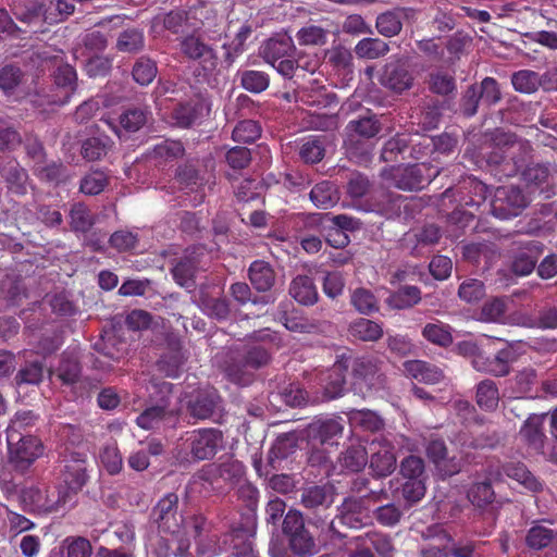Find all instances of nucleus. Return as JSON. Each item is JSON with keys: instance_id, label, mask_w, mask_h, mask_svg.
Masks as SVG:
<instances>
[{"instance_id": "27", "label": "nucleus", "mask_w": 557, "mask_h": 557, "mask_svg": "<svg viewBox=\"0 0 557 557\" xmlns=\"http://www.w3.org/2000/svg\"><path fill=\"white\" fill-rule=\"evenodd\" d=\"M405 16V9H396L380 14L376 17L377 32L385 37L398 35L403 28V18Z\"/></svg>"}, {"instance_id": "5", "label": "nucleus", "mask_w": 557, "mask_h": 557, "mask_svg": "<svg viewBox=\"0 0 557 557\" xmlns=\"http://www.w3.org/2000/svg\"><path fill=\"white\" fill-rule=\"evenodd\" d=\"M440 169L429 163L393 166L382 172L384 180L403 190H418L429 185L437 175Z\"/></svg>"}, {"instance_id": "56", "label": "nucleus", "mask_w": 557, "mask_h": 557, "mask_svg": "<svg viewBox=\"0 0 557 557\" xmlns=\"http://www.w3.org/2000/svg\"><path fill=\"white\" fill-rule=\"evenodd\" d=\"M109 140L102 138H88L82 147V154L88 161H96L107 154Z\"/></svg>"}, {"instance_id": "53", "label": "nucleus", "mask_w": 557, "mask_h": 557, "mask_svg": "<svg viewBox=\"0 0 557 557\" xmlns=\"http://www.w3.org/2000/svg\"><path fill=\"white\" fill-rule=\"evenodd\" d=\"M36 420L37 416L30 410L16 412L7 428V441L11 443V440L18 437L21 429L33 425Z\"/></svg>"}, {"instance_id": "58", "label": "nucleus", "mask_w": 557, "mask_h": 557, "mask_svg": "<svg viewBox=\"0 0 557 557\" xmlns=\"http://www.w3.org/2000/svg\"><path fill=\"white\" fill-rule=\"evenodd\" d=\"M400 474L406 480L424 479V461L421 457L410 455L400 462Z\"/></svg>"}, {"instance_id": "46", "label": "nucleus", "mask_w": 557, "mask_h": 557, "mask_svg": "<svg viewBox=\"0 0 557 557\" xmlns=\"http://www.w3.org/2000/svg\"><path fill=\"white\" fill-rule=\"evenodd\" d=\"M299 157L306 163H317L324 157L322 144L317 138H304L299 143Z\"/></svg>"}, {"instance_id": "3", "label": "nucleus", "mask_w": 557, "mask_h": 557, "mask_svg": "<svg viewBox=\"0 0 557 557\" xmlns=\"http://www.w3.org/2000/svg\"><path fill=\"white\" fill-rule=\"evenodd\" d=\"M370 454V468L377 476L389 475L396 467V457L393 446L386 440H371L369 448L358 445L350 448V473L359 472L368 463V455Z\"/></svg>"}, {"instance_id": "61", "label": "nucleus", "mask_w": 557, "mask_h": 557, "mask_svg": "<svg viewBox=\"0 0 557 557\" xmlns=\"http://www.w3.org/2000/svg\"><path fill=\"white\" fill-rule=\"evenodd\" d=\"M79 372L81 369L77 359L75 357H64L57 369L55 375L63 383L72 384L77 380Z\"/></svg>"}, {"instance_id": "19", "label": "nucleus", "mask_w": 557, "mask_h": 557, "mask_svg": "<svg viewBox=\"0 0 557 557\" xmlns=\"http://www.w3.org/2000/svg\"><path fill=\"white\" fill-rule=\"evenodd\" d=\"M354 546L357 552L351 554L350 557H373L371 547L375 548L379 553L385 554L391 549V544L384 537L367 532L360 535H350V547Z\"/></svg>"}, {"instance_id": "52", "label": "nucleus", "mask_w": 557, "mask_h": 557, "mask_svg": "<svg viewBox=\"0 0 557 557\" xmlns=\"http://www.w3.org/2000/svg\"><path fill=\"white\" fill-rule=\"evenodd\" d=\"M493 253V245L488 243H470L463 246L462 251L463 257L475 264L490 260Z\"/></svg>"}, {"instance_id": "2", "label": "nucleus", "mask_w": 557, "mask_h": 557, "mask_svg": "<svg viewBox=\"0 0 557 557\" xmlns=\"http://www.w3.org/2000/svg\"><path fill=\"white\" fill-rule=\"evenodd\" d=\"M532 145L529 140L517 138L510 133H498L494 146L486 157L490 165L499 168L504 176H515L532 157Z\"/></svg>"}, {"instance_id": "43", "label": "nucleus", "mask_w": 557, "mask_h": 557, "mask_svg": "<svg viewBox=\"0 0 557 557\" xmlns=\"http://www.w3.org/2000/svg\"><path fill=\"white\" fill-rule=\"evenodd\" d=\"M109 183L108 175L102 171H92L86 174L81 181V191L94 196L104 190Z\"/></svg>"}, {"instance_id": "11", "label": "nucleus", "mask_w": 557, "mask_h": 557, "mask_svg": "<svg viewBox=\"0 0 557 557\" xmlns=\"http://www.w3.org/2000/svg\"><path fill=\"white\" fill-rule=\"evenodd\" d=\"M380 82L384 87L399 94L411 88L413 74L408 59L392 57L383 67Z\"/></svg>"}, {"instance_id": "40", "label": "nucleus", "mask_w": 557, "mask_h": 557, "mask_svg": "<svg viewBox=\"0 0 557 557\" xmlns=\"http://www.w3.org/2000/svg\"><path fill=\"white\" fill-rule=\"evenodd\" d=\"M422 557H474L472 543H460L450 549L431 546L422 550Z\"/></svg>"}, {"instance_id": "60", "label": "nucleus", "mask_w": 557, "mask_h": 557, "mask_svg": "<svg viewBox=\"0 0 557 557\" xmlns=\"http://www.w3.org/2000/svg\"><path fill=\"white\" fill-rule=\"evenodd\" d=\"M351 301L360 313L369 314L377 310V301L375 296L368 289H356Z\"/></svg>"}, {"instance_id": "62", "label": "nucleus", "mask_w": 557, "mask_h": 557, "mask_svg": "<svg viewBox=\"0 0 557 557\" xmlns=\"http://www.w3.org/2000/svg\"><path fill=\"white\" fill-rule=\"evenodd\" d=\"M143 45V34L136 29H128L120 35L116 47L120 51L135 52L139 50Z\"/></svg>"}, {"instance_id": "22", "label": "nucleus", "mask_w": 557, "mask_h": 557, "mask_svg": "<svg viewBox=\"0 0 557 557\" xmlns=\"http://www.w3.org/2000/svg\"><path fill=\"white\" fill-rule=\"evenodd\" d=\"M294 49L292 38L282 36L269 39L262 47L261 55L269 64L276 66L277 61L292 57Z\"/></svg>"}, {"instance_id": "10", "label": "nucleus", "mask_w": 557, "mask_h": 557, "mask_svg": "<svg viewBox=\"0 0 557 557\" xmlns=\"http://www.w3.org/2000/svg\"><path fill=\"white\" fill-rule=\"evenodd\" d=\"M9 460L17 470L28 469L44 454L41 441L35 436H23L8 441Z\"/></svg>"}, {"instance_id": "50", "label": "nucleus", "mask_w": 557, "mask_h": 557, "mask_svg": "<svg viewBox=\"0 0 557 557\" xmlns=\"http://www.w3.org/2000/svg\"><path fill=\"white\" fill-rule=\"evenodd\" d=\"M261 135V128L257 122L245 120L239 122L233 129V139L238 143L248 144L258 139Z\"/></svg>"}, {"instance_id": "39", "label": "nucleus", "mask_w": 557, "mask_h": 557, "mask_svg": "<svg viewBox=\"0 0 557 557\" xmlns=\"http://www.w3.org/2000/svg\"><path fill=\"white\" fill-rule=\"evenodd\" d=\"M194 257L185 256L172 269L173 277L183 287H190L196 273L197 264Z\"/></svg>"}, {"instance_id": "17", "label": "nucleus", "mask_w": 557, "mask_h": 557, "mask_svg": "<svg viewBox=\"0 0 557 557\" xmlns=\"http://www.w3.org/2000/svg\"><path fill=\"white\" fill-rule=\"evenodd\" d=\"M426 455L443 478L451 476L461 470L458 459L447 457V448L442 440H432L426 446Z\"/></svg>"}, {"instance_id": "20", "label": "nucleus", "mask_w": 557, "mask_h": 557, "mask_svg": "<svg viewBox=\"0 0 557 557\" xmlns=\"http://www.w3.org/2000/svg\"><path fill=\"white\" fill-rule=\"evenodd\" d=\"M210 112L209 103L203 99L178 106L173 112L175 123L181 127H188L198 120L208 115Z\"/></svg>"}, {"instance_id": "26", "label": "nucleus", "mask_w": 557, "mask_h": 557, "mask_svg": "<svg viewBox=\"0 0 557 557\" xmlns=\"http://www.w3.org/2000/svg\"><path fill=\"white\" fill-rule=\"evenodd\" d=\"M290 296L299 304L309 306L318 300V292L309 276L299 275L295 277L289 287Z\"/></svg>"}, {"instance_id": "29", "label": "nucleus", "mask_w": 557, "mask_h": 557, "mask_svg": "<svg viewBox=\"0 0 557 557\" xmlns=\"http://www.w3.org/2000/svg\"><path fill=\"white\" fill-rule=\"evenodd\" d=\"M453 329L441 321L431 322L424 325L422 330L423 337L437 346L447 347L453 341Z\"/></svg>"}, {"instance_id": "28", "label": "nucleus", "mask_w": 557, "mask_h": 557, "mask_svg": "<svg viewBox=\"0 0 557 557\" xmlns=\"http://www.w3.org/2000/svg\"><path fill=\"white\" fill-rule=\"evenodd\" d=\"M249 280L257 290L265 292L274 283V272L267 262L257 260L249 268Z\"/></svg>"}, {"instance_id": "42", "label": "nucleus", "mask_w": 557, "mask_h": 557, "mask_svg": "<svg viewBox=\"0 0 557 557\" xmlns=\"http://www.w3.org/2000/svg\"><path fill=\"white\" fill-rule=\"evenodd\" d=\"M269 76L264 72L247 70L240 73V84L250 92H262L269 87Z\"/></svg>"}, {"instance_id": "63", "label": "nucleus", "mask_w": 557, "mask_h": 557, "mask_svg": "<svg viewBox=\"0 0 557 557\" xmlns=\"http://www.w3.org/2000/svg\"><path fill=\"white\" fill-rule=\"evenodd\" d=\"M529 327L556 329L557 327V307L545 308L539 312L535 319H530L523 323Z\"/></svg>"}, {"instance_id": "6", "label": "nucleus", "mask_w": 557, "mask_h": 557, "mask_svg": "<svg viewBox=\"0 0 557 557\" xmlns=\"http://www.w3.org/2000/svg\"><path fill=\"white\" fill-rule=\"evenodd\" d=\"M42 8L44 4L38 0H13L12 2L13 14L25 23H32L41 17L49 23H54L74 12V5L65 0L50 1L48 9L44 11Z\"/></svg>"}, {"instance_id": "18", "label": "nucleus", "mask_w": 557, "mask_h": 557, "mask_svg": "<svg viewBox=\"0 0 557 557\" xmlns=\"http://www.w3.org/2000/svg\"><path fill=\"white\" fill-rule=\"evenodd\" d=\"M404 371L408 377L425 384H436L444 379L441 368L418 359L404 362Z\"/></svg>"}, {"instance_id": "48", "label": "nucleus", "mask_w": 557, "mask_h": 557, "mask_svg": "<svg viewBox=\"0 0 557 557\" xmlns=\"http://www.w3.org/2000/svg\"><path fill=\"white\" fill-rule=\"evenodd\" d=\"M327 30L321 26L308 25L300 28L296 35L299 45L321 46L326 42Z\"/></svg>"}, {"instance_id": "25", "label": "nucleus", "mask_w": 557, "mask_h": 557, "mask_svg": "<svg viewBox=\"0 0 557 557\" xmlns=\"http://www.w3.org/2000/svg\"><path fill=\"white\" fill-rule=\"evenodd\" d=\"M545 417L537 414L529 417L520 430L521 437L536 451H541L544 447L543 421Z\"/></svg>"}, {"instance_id": "4", "label": "nucleus", "mask_w": 557, "mask_h": 557, "mask_svg": "<svg viewBox=\"0 0 557 557\" xmlns=\"http://www.w3.org/2000/svg\"><path fill=\"white\" fill-rule=\"evenodd\" d=\"M23 507L35 513L46 515L57 512L73 503L71 492L64 491L63 485L55 487L29 486L22 490L20 495Z\"/></svg>"}, {"instance_id": "24", "label": "nucleus", "mask_w": 557, "mask_h": 557, "mask_svg": "<svg viewBox=\"0 0 557 557\" xmlns=\"http://www.w3.org/2000/svg\"><path fill=\"white\" fill-rule=\"evenodd\" d=\"M383 428V420L374 411L371 410H355L350 409V448L356 447L352 444L355 430L376 432Z\"/></svg>"}, {"instance_id": "35", "label": "nucleus", "mask_w": 557, "mask_h": 557, "mask_svg": "<svg viewBox=\"0 0 557 557\" xmlns=\"http://www.w3.org/2000/svg\"><path fill=\"white\" fill-rule=\"evenodd\" d=\"M334 502L331 488L326 486H312L304 491L301 503L307 508L330 506Z\"/></svg>"}, {"instance_id": "37", "label": "nucleus", "mask_w": 557, "mask_h": 557, "mask_svg": "<svg viewBox=\"0 0 557 557\" xmlns=\"http://www.w3.org/2000/svg\"><path fill=\"white\" fill-rule=\"evenodd\" d=\"M388 51L389 46L380 38H363L355 47L357 55L366 59H377Z\"/></svg>"}, {"instance_id": "47", "label": "nucleus", "mask_w": 557, "mask_h": 557, "mask_svg": "<svg viewBox=\"0 0 557 557\" xmlns=\"http://www.w3.org/2000/svg\"><path fill=\"white\" fill-rule=\"evenodd\" d=\"M554 166L550 163H533L522 169V177L527 183L541 185L547 182Z\"/></svg>"}, {"instance_id": "59", "label": "nucleus", "mask_w": 557, "mask_h": 557, "mask_svg": "<svg viewBox=\"0 0 557 557\" xmlns=\"http://www.w3.org/2000/svg\"><path fill=\"white\" fill-rule=\"evenodd\" d=\"M157 75V65L150 59H140L133 69V77L140 85L150 84Z\"/></svg>"}, {"instance_id": "23", "label": "nucleus", "mask_w": 557, "mask_h": 557, "mask_svg": "<svg viewBox=\"0 0 557 557\" xmlns=\"http://www.w3.org/2000/svg\"><path fill=\"white\" fill-rule=\"evenodd\" d=\"M525 544L531 549H543L548 546L557 547V529L547 527L543 522L532 525L525 536Z\"/></svg>"}, {"instance_id": "54", "label": "nucleus", "mask_w": 557, "mask_h": 557, "mask_svg": "<svg viewBox=\"0 0 557 557\" xmlns=\"http://www.w3.org/2000/svg\"><path fill=\"white\" fill-rule=\"evenodd\" d=\"M153 158L160 161H171L184 154V147L176 140H164L153 147Z\"/></svg>"}, {"instance_id": "21", "label": "nucleus", "mask_w": 557, "mask_h": 557, "mask_svg": "<svg viewBox=\"0 0 557 557\" xmlns=\"http://www.w3.org/2000/svg\"><path fill=\"white\" fill-rule=\"evenodd\" d=\"M347 360L341 358L329 370L324 384V399L330 400L344 395Z\"/></svg>"}, {"instance_id": "51", "label": "nucleus", "mask_w": 557, "mask_h": 557, "mask_svg": "<svg viewBox=\"0 0 557 557\" xmlns=\"http://www.w3.org/2000/svg\"><path fill=\"white\" fill-rule=\"evenodd\" d=\"M425 491L424 479L406 480L401 486V497L408 506H411L424 497Z\"/></svg>"}, {"instance_id": "64", "label": "nucleus", "mask_w": 557, "mask_h": 557, "mask_svg": "<svg viewBox=\"0 0 557 557\" xmlns=\"http://www.w3.org/2000/svg\"><path fill=\"white\" fill-rule=\"evenodd\" d=\"M66 555L67 557H90L92 548L90 542L85 537H67Z\"/></svg>"}, {"instance_id": "36", "label": "nucleus", "mask_w": 557, "mask_h": 557, "mask_svg": "<svg viewBox=\"0 0 557 557\" xmlns=\"http://www.w3.org/2000/svg\"><path fill=\"white\" fill-rule=\"evenodd\" d=\"M162 405L147 408L137 417L136 422L139 428L144 430H152L160 425L168 413L166 407L169 398H162Z\"/></svg>"}, {"instance_id": "41", "label": "nucleus", "mask_w": 557, "mask_h": 557, "mask_svg": "<svg viewBox=\"0 0 557 557\" xmlns=\"http://www.w3.org/2000/svg\"><path fill=\"white\" fill-rule=\"evenodd\" d=\"M492 480L493 479L488 475L487 481L476 482L470 487L468 498L473 505L483 507L493 502L495 493L492 487Z\"/></svg>"}, {"instance_id": "32", "label": "nucleus", "mask_w": 557, "mask_h": 557, "mask_svg": "<svg viewBox=\"0 0 557 557\" xmlns=\"http://www.w3.org/2000/svg\"><path fill=\"white\" fill-rule=\"evenodd\" d=\"M350 335L364 342H374L382 337L383 330L379 323L360 318L350 324Z\"/></svg>"}, {"instance_id": "13", "label": "nucleus", "mask_w": 557, "mask_h": 557, "mask_svg": "<svg viewBox=\"0 0 557 557\" xmlns=\"http://www.w3.org/2000/svg\"><path fill=\"white\" fill-rule=\"evenodd\" d=\"M222 433L216 429H199L187 437L190 454L196 460L212 458L222 446Z\"/></svg>"}, {"instance_id": "16", "label": "nucleus", "mask_w": 557, "mask_h": 557, "mask_svg": "<svg viewBox=\"0 0 557 557\" xmlns=\"http://www.w3.org/2000/svg\"><path fill=\"white\" fill-rule=\"evenodd\" d=\"M186 397L182 401L186 403L193 417L197 419L220 417V397L214 389L199 391L195 399H186Z\"/></svg>"}, {"instance_id": "12", "label": "nucleus", "mask_w": 557, "mask_h": 557, "mask_svg": "<svg viewBox=\"0 0 557 557\" xmlns=\"http://www.w3.org/2000/svg\"><path fill=\"white\" fill-rule=\"evenodd\" d=\"M454 442L462 449L493 448L498 444L499 436L484 425L483 419H479L468 429L458 432Z\"/></svg>"}, {"instance_id": "45", "label": "nucleus", "mask_w": 557, "mask_h": 557, "mask_svg": "<svg viewBox=\"0 0 557 557\" xmlns=\"http://www.w3.org/2000/svg\"><path fill=\"white\" fill-rule=\"evenodd\" d=\"M289 547L300 557L311 556L315 553V544L307 530L288 536Z\"/></svg>"}, {"instance_id": "30", "label": "nucleus", "mask_w": 557, "mask_h": 557, "mask_svg": "<svg viewBox=\"0 0 557 557\" xmlns=\"http://www.w3.org/2000/svg\"><path fill=\"white\" fill-rule=\"evenodd\" d=\"M420 300V289L417 286L405 285L388 296L387 304L395 309H407L417 305Z\"/></svg>"}, {"instance_id": "57", "label": "nucleus", "mask_w": 557, "mask_h": 557, "mask_svg": "<svg viewBox=\"0 0 557 557\" xmlns=\"http://www.w3.org/2000/svg\"><path fill=\"white\" fill-rule=\"evenodd\" d=\"M458 295L467 302H475L485 295L484 284L476 278H468L460 284Z\"/></svg>"}, {"instance_id": "38", "label": "nucleus", "mask_w": 557, "mask_h": 557, "mask_svg": "<svg viewBox=\"0 0 557 557\" xmlns=\"http://www.w3.org/2000/svg\"><path fill=\"white\" fill-rule=\"evenodd\" d=\"M511 83L513 88L523 94H532L542 87L541 74L530 71L521 70L512 75Z\"/></svg>"}, {"instance_id": "1", "label": "nucleus", "mask_w": 557, "mask_h": 557, "mask_svg": "<svg viewBox=\"0 0 557 557\" xmlns=\"http://www.w3.org/2000/svg\"><path fill=\"white\" fill-rule=\"evenodd\" d=\"M177 504V495L169 493L153 508V520L160 533L171 535V539L162 540L164 545L157 549L160 557H183L189 548L190 537L199 535L202 528V518L187 521L178 513Z\"/></svg>"}, {"instance_id": "7", "label": "nucleus", "mask_w": 557, "mask_h": 557, "mask_svg": "<svg viewBox=\"0 0 557 557\" xmlns=\"http://www.w3.org/2000/svg\"><path fill=\"white\" fill-rule=\"evenodd\" d=\"M384 386L385 376L376 358L368 356L356 359L350 392L364 398Z\"/></svg>"}, {"instance_id": "14", "label": "nucleus", "mask_w": 557, "mask_h": 557, "mask_svg": "<svg viewBox=\"0 0 557 557\" xmlns=\"http://www.w3.org/2000/svg\"><path fill=\"white\" fill-rule=\"evenodd\" d=\"M487 474L494 479V481L502 480L505 475L517 481L522 487L532 493L542 490V483L520 462H507L503 466L490 465Z\"/></svg>"}, {"instance_id": "49", "label": "nucleus", "mask_w": 557, "mask_h": 557, "mask_svg": "<svg viewBox=\"0 0 557 557\" xmlns=\"http://www.w3.org/2000/svg\"><path fill=\"white\" fill-rule=\"evenodd\" d=\"M536 256L529 247L518 252L511 263L513 273L520 276L529 275L535 268Z\"/></svg>"}, {"instance_id": "8", "label": "nucleus", "mask_w": 557, "mask_h": 557, "mask_svg": "<svg viewBox=\"0 0 557 557\" xmlns=\"http://www.w3.org/2000/svg\"><path fill=\"white\" fill-rule=\"evenodd\" d=\"M527 205V197L519 187L499 186L492 199L491 212L499 220H509L519 215Z\"/></svg>"}, {"instance_id": "33", "label": "nucleus", "mask_w": 557, "mask_h": 557, "mask_svg": "<svg viewBox=\"0 0 557 557\" xmlns=\"http://www.w3.org/2000/svg\"><path fill=\"white\" fill-rule=\"evenodd\" d=\"M100 462L111 475L117 474L123 469V458L116 442H110L99 453Z\"/></svg>"}, {"instance_id": "55", "label": "nucleus", "mask_w": 557, "mask_h": 557, "mask_svg": "<svg viewBox=\"0 0 557 557\" xmlns=\"http://www.w3.org/2000/svg\"><path fill=\"white\" fill-rule=\"evenodd\" d=\"M302 123L309 129L326 131L336 125V120L333 115L309 111L302 116Z\"/></svg>"}, {"instance_id": "15", "label": "nucleus", "mask_w": 557, "mask_h": 557, "mask_svg": "<svg viewBox=\"0 0 557 557\" xmlns=\"http://www.w3.org/2000/svg\"><path fill=\"white\" fill-rule=\"evenodd\" d=\"M63 490L71 492V499L74 495L86 484L88 480L87 474V458L79 453H72L64 459V467L62 470Z\"/></svg>"}, {"instance_id": "9", "label": "nucleus", "mask_w": 557, "mask_h": 557, "mask_svg": "<svg viewBox=\"0 0 557 557\" xmlns=\"http://www.w3.org/2000/svg\"><path fill=\"white\" fill-rule=\"evenodd\" d=\"M519 355L515 346L507 345L494 356H487L484 352L475 356L471 363L476 371L494 376H505L510 372L511 364L517 361Z\"/></svg>"}, {"instance_id": "31", "label": "nucleus", "mask_w": 557, "mask_h": 557, "mask_svg": "<svg viewBox=\"0 0 557 557\" xmlns=\"http://www.w3.org/2000/svg\"><path fill=\"white\" fill-rule=\"evenodd\" d=\"M499 403V392L496 383L492 380H483L476 386V404L481 409L492 411Z\"/></svg>"}, {"instance_id": "44", "label": "nucleus", "mask_w": 557, "mask_h": 557, "mask_svg": "<svg viewBox=\"0 0 557 557\" xmlns=\"http://www.w3.org/2000/svg\"><path fill=\"white\" fill-rule=\"evenodd\" d=\"M71 227L75 232H87L94 224L92 215L83 203H74L70 210Z\"/></svg>"}, {"instance_id": "34", "label": "nucleus", "mask_w": 557, "mask_h": 557, "mask_svg": "<svg viewBox=\"0 0 557 557\" xmlns=\"http://www.w3.org/2000/svg\"><path fill=\"white\" fill-rule=\"evenodd\" d=\"M310 199L315 207L327 209L337 202L338 196L332 183L322 182L311 189Z\"/></svg>"}]
</instances>
